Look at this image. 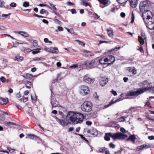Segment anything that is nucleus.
Listing matches in <instances>:
<instances>
[{
    "label": "nucleus",
    "instance_id": "49",
    "mask_svg": "<svg viewBox=\"0 0 154 154\" xmlns=\"http://www.w3.org/2000/svg\"><path fill=\"white\" fill-rule=\"evenodd\" d=\"M152 146L151 144L146 143L145 144V148L151 147Z\"/></svg>",
    "mask_w": 154,
    "mask_h": 154
},
{
    "label": "nucleus",
    "instance_id": "6",
    "mask_svg": "<svg viewBox=\"0 0 154 154\" xmlns=\"http://www.w3.org/2000/svg\"><path fill=\"white\" fill-rule=\"evenodd\" d=\"M79 92L81 95L85 96L88 94L89 91L88 87L85 85H81L79 87Z\"/></svg>",
    "mask_w": 154,
    "mask_h": 154
},
{
    "label": "nucleus",
    "instance_id": "17",
    "mask_svg": "<svg viewBox=\"0 0 154 154\" xmlns=\"http://www.w3.org/2000/svg\"><path fill=\"white\" fill-rule=\"evenodd\" d=\"M8 102V100L7 98L0 97V104L3 105H6Z\"/></svg>",
    "mask_w": 154,
    "mask_h": 154
},
{
    "label": "nucleus",
    "instance_id": "25",
    "mask_svg": "<svg viewBox=\"0 0 154 154\" xmlns=\"http://www.w3.org/2000/svg\"><path fill=\"white\" fill-rule=\"evenodd\" d=\"M88 133H90L92 135L96 136L97 134V132L95 129H93L92 130H88L87 131Z\"/></svg>",
    "mask_w": 154,
    "mask_h": 154
},
{
    "label": "nucleus",
    "instance_id": "5",
    "mask_svg": "<svg viewBox=\"0 0 154 154\" xmlns=\"http://www.w3.org/2000/svg\"><path fill=\"white\" fill-rule=\"evenodd\" d=\"M97 61L95 60H93L89 61H86L85 62L84 65L88 68L92 69L97 66Z\"/></svg>",
    "mask_w": 154,
    "mask_h": 154
},
{
    "label": "nucleus",
    "instance_id": "34",
    "mask_svg": "<svg viewBox=\"0 0 154 154\" xmlns=\"http://www.w3.org/2000/svg\"><path fill=\"white\" fill-rule=\"evenodd\" d=\"M144 148V145H143L138 146L137 148V150L138 151L143 149Z\"/></svg>",
    "mask_w": 154,
    "mask_h": 154
},
{
    "label": "nucleus",
    "instance_id": "45",
    "mask_svg": "<svg viewBox=\"0 0 154 154\" xmlns=\"http://www.w3.org/2000/svg\"><path fill=\"white\" fill-rule=\"evenodd\" d=\"M118 2L120 4H122L123 3L126 2L128 0H117Z\"/></svg>",
    "mask_w": 154,
    "mask_h": 154
},
{
    "label": "nucleus",
    "instance_id": "61",
    "mask_svg": "<svg viewBox=\"0 0 154 154\" xmlns=\"http://www.w3.org/2000/svg\"><path fill=\"white\" fill-rule=\"evenodd\" d=\"M38 6H40L41 7H43V6H47V7L49 8H51L48 6H47L46 5H44V4H39V5H38Z\"/></svg>",
    "mask_w": 154,
    "mask_h": 154
},
{
    "label": "nucleus",
    "instance_id": "48",
    "mask_svg": "<svg viewBox=\"0 0 154 154\" xmlns=\"http://www.w3.org/2000/svg\"><path fill=\"white\" fill-rule=\"evenodd\" d=\"M7 149L11 153H12L14 152V151L15 150L14 149H11V148L9 147H8L7 148Z\"/></svg>",
    "mask_w": 154,
    "mask_h": 154
},
{
    "label": "nucleus",
    "instance_id": "8",
    "mask_svg": "<svg viewBox=\"0 0 154 154\" xmlns=\"http://www.w3.org/2000/svg\"><path fill=\"white\" fill-rule=\"evenodd\" d=\"M139 13L141 14L143 20H144V1H141L139 4Z\"/></svg>",
    "mask_w": 154,
    "mask_h": 154
},
{
    "label": "nucleus",
    "instance_id": "19",
    "mask_svg": "<svg viewBox=\"0 0 154 154\" xmlns=\"http://www.w3.org/2000/svg\"><path fill=\"white\" fill-rule=\"evenodd\" d=\"M127 70L130 73H131L133 75H134L135 74H136V70L134 67H128Z\"/></svg>",
    "mask_w": 154,
    "mask_h": 154
},
{
    "label": "nucleus",
    "instance_id": "35",
    "mask_svg": "<svg viewBox=\"0 0 154 154\" xmlns=\"http://www.w3.org/2000/svg\"><path fill=\"white\" fill-rule=\"evenodd\" d=\"M37 41L35 40H34L33 41L32 43L33 46L35 48H37L38 47V46L37 44Z\"/></svg>",
    "mask_w": 154,
    "mask_h": 154
},
{
    "label": "nucleus",
    "instance_id": "21",
    "mask_svg": "<svg viewBox=\"0 0 154 154\" xmlns=\"http://www.w3.org/2000/svg\"><path fill=\"white\" fill-rule=\"evenodd\" d=\"M24 57L22 56H20L19 55H17L14 58L15 61H17L18 62H20L23 61V60Z\"/></svg>",
    "mask_w": 154,
    "mask_h": 154
},
{
    "label": "nucleus",
    "instance_id": "36",
    "mask_svg": "<svg viewBox=\"0 0 154 154\" xmlns=\"http://www.w3.org/2000/svg\"><path fill=\"white\" fill-rule=\"evenodd\" d=\"M105 151V148H102L99 149L97 150L98 152L103 153Z\"/></svg>",
    "mask_w": 154,
    "mask_h": 154
},
{
    "label": "nucleus",
    "instance_id": "9",
    "mask_svg": "<svg viewBox=\"0 0 154 154\" xmlns=\"http://www.w3.org/2000/svg\"><path fill=\"white\" fill-rule=\"evenodd\" d=\"M83 80L84 82L87 84L92 83L94 81L95 79L90 78L88 75H86L84 76Z\"/></svg>",
    "mask_w": 154,
    "mask_h": 154
},
{
    "label": "nucleus",
    "instance_id": "39",
    "mask_svg": "<svg viewBox=\"0 0 154 154\" xmlns=\"http://www.w3.org/2000/svg\"><path fill=\"white\" fill-rule=\"evenodd\" d=\"M5 125H6L7 126H10L11 125H16V124L15 123L11 122H6L5 123Z\"/></svg>",
    "mask_w": 154,
    "mask_h": 154
},
{
    "label": "nucleus",
    "instance_id": "12",
    "mask_svg": "<svg viewBox=\"0 0 154 154\" xmlns=\"http://www.w3.org/2000/svg\"><path fill=\"white\" fill-rule=\"evenodd\" d=\"M51 102L52 108L57 107L59 105L58 102L56 100L54 97L53 96L52 97Z\"/></svg>",
    "mask_w": 154,
    "mask_h": 154
},
{
    "label": "nucleus",
    "instance_id": "30",
    "mask_svg": "<svg viewBox=\"0 0 154 154\" xmlns=\"http://www.w3.org/2000/svg\"><path fill=\"white\" fill-rule=\"evenodd\" d=\"M25 84L26 86V87L28 88H30L32 85L31 82L29 81H26L25 82Z\"/></svg>",
    "mask_w": 154,
    "mask_h": 154
},
{
    "label": "nucleus",
    "instance_id": "63",
    "mask_svg": "<svg viewBox=\"0 0 154 154\" xmlns=\"http://www.w3.org/2000/svg\"><path fill=\"white\" fill-rule=\"evenodd\" d=\"M50 5L56 11H57V9L54 6V5L53 4H52L51 3H50Z\"/></svg>",
    "mask_w": 154,
    "mask_h": 154
},
{
    "label": "nucleus",
    "instance_id": "58",
    "mask_svg": "<svg viewBox=\"0 0 154 154\" xmlns=\"http://www.w3.org/2000/svg\"><path fill=\"white\" fill-rule=\"evenodd\" d=\"M109 146L111 148H115L116 146L114 144H113L112 143H110L109 144Z\"/></svg>",
    "mask_w": 154,
    "mask_h": 154
},
{
    "label": "nucleus",
    "instance_id": "11",
    "mask_svg": "<svg viewBox=\"0 0 154 154\" xmlns=\"http://www.w3.org/2000/svg\"><path fill=\"white\" fill-rule=\"evenodd\" d=\"M154 7V3L148 0H145V11L146 9H152Z\"/></svg>",
    "mask_w": 154,
    "mask_h": 154
},
{
    "label": "nucleus",
    "instance_id": "27",
    "mask_svg": "<svg viewBox=\"0 0 154 154\" xmlns=\"http://www.w3.org/2000/svg\"><path fill=\"white\" fill-rule=\"evenodd\" d=\"M99 63L101 64H107L106 60L105 57H103L99 60Z\"/></svg>",
    "mask_w": 154,
    "mask_h": 154
},
{
    "label": "nucleus",
    "instance_id": "51",
    "mask_svg": "<svg viewBox=\"0 0 154 154\" xmlns=\"http://www.w3.org/2000/svg\"><path fill=\"white\" fill-rule=\"evenodd\" d=\"M16 6H17V5H16V3H14V2L11 3L10 4V6L14 8V7H16Z\"/></svg>",
    "mask_w": 154,
    "mask_h": 154
},
{
    "label": "nucleus",
    "instance_id": "55",
    "mask_svg": "<svg viewBox=\"0 0 154 154\" xmlns=\"http://www.w3.org/2000/svg\"><path fill=\"white\" fill-rule=\"evenodd\" d=\"M40 52V51L39 50H34L32 52V53L33 54H35L39 53Z\"/></svg>",
    "mask_w": 154,
    "mask_h": 154
},
{
    "label": "nucleus",
    "instance_id": "50",
    "mask_svg": "<svg viewBox=\"0 0 154 154\" xmlns=\"http://www.w3.org/2000/svg\"><path fill=\"white\" fill-rule=\"evenodd\" d=\"M46 11L45 9H42L40 11L39 13L41 14H43L44 13H46Z\"/></svg>",
    "mask_w": 154,
    "mask_h": 154
},
{
    "label": "nucleus",
    "instance_id": "41",
    "mask_svg": "<svg viewBox=\"0 0 154 154\" xmlns=\"http://www.w3.org/2000/svg\"><path fill=\"white\" fill-rule=\"evenodd\" d=\"M54 21L55 23L58 24L60 26L61 25V24L62 23L58 20L56 19L54 20Z\"/></svg>",
    "mask_w": 154,
    "mask_h": 154
},
{
    "label": "nucleus",
    "instance_id": "20",
    "mask_svg": "<svg viewBox=\"0 0 154 154\" xmlns=\"http://www.w3.org/2000/svg\"><path fill=\"white\" fill-rule=\"evenodd\" d=\"M108 35L111 37L112 38L113 36V30L112 29L109 27L107 29Z\"/></svg>",
    "mask_w": 154,
    "mask_h": 154
},
{
    "label": "nucleus",
    "instance_id": "3",
    "mask_svg": "<svg viewBox=\"0 0 154 154\" xmlns=\"http://www.w3.org/2000/svg\"><path fill=\"white\" fill-rule=\"evenodd\" d=\"M76 113L70 111L68 112L66 117V120L69 123L74 124Z\"/></svg>",
    "mask_w": 154,
    "mask_h": 154
},
{
    "label": "nucleus",
    "instance_id": "14",
    "mask_svg": "<svg viewBox=\"0 0 154 154\" xmlns=\"http://www.w3.org/2000/svg\"><path fill=\"white\" fill-rule=\"evenodd\" d=\"M151 9H146L145 11V15L147 17L146 18V21H147L148 20H152V17H151L152 16V13L150 11Z\"/></svg>",
    "mask_w": 154,
    "mask_h": 154
},
{
    "label": "nucleus",
    "instance_id": "37",
    "mask_svg": "<svg viewBox=\"0 0 154 154\" xmlns=\"http://www.w3.org/2000/svg\"><path fill=\"white\" fill-rule=\"evenodd\" d=\"M23 6L24 7H28L29 6V2H25L23 3Z\"/></svg>",
    "mask_w": 154,
    "mask_h": 154
},
{
    "label": "nucleus",
    "instance_id": "53",
    "mask_svg": "<svg viewBox=\"0 0 154 154\" xmlns=\"http://www.w3.org/2000/svg\"><path fill=\"white\" fill-rule=\"evenodd\" d=\"M120 48V47H115L113 49L111 50V51H117V50L119 49Z\"/></svg>",
    "mask_w": 154,
    "mask_h": 154
},
{
    "label": "nucleus",
    "instance_id": "22",
    "mask_svg": "<svg viewBox=\"0 0 154 154\" xmlns=\"http://www.w3.org/2000/svg\"><path fill=\"white\" fill-rule=\"evenodd\" d=\"M14 33L20 34L22 36L26 37L29 36V34L26 32L23 31H15Z\"/></svg>",
    "mask_w": 154,
    "mask_h": 154
},
{
    "label": "nucleus",
    "instance_id": "31",
    "mask_svg": "<svg viewBox=\"0 0 154 154\" xmlns=\"http://www.w3.org/2000/svg\"><path fill=\"white\" fill-rule=\"evenodd\" d=\"M101 4L106 5L108 3L109 0H98Z\"/></svg>",
    "mask_w": 154,
    "mask_h": 154
},
{
    "label": "nucleus",
    "instance_id": "13",
    "mask_svg": "<svg viewBox=\"0 0 154 154\" xmlns=\"http://www.w3.org/2000/svg\"><path fill=\"white\" fill-rule=\"evenodd\" d=\"M45 50L46 51L53 54H57L58 52V50L56 47H54L53 49L51 48H45Z\"/></svg>",
    "mask_w": 154,
    "mask_h": 154
},
{
    "label": "nucleus",
    "instance_id": "2",
    "mask_svg": "<svg viewBox=\"0 0 154 154\" xmlns=\"http://www.w3.org/2000/svg\"><path fill=\"white\" fill-rule=\"evenodd\" d=\"M92 104L90 102L85 101L82 105L81 107V110L85 112H89L92 110Z\"/></svg>",
    "mask_w": 154,
    "mask_h": 154
},
{
    "label": "nucleus",
    "instance_id": "26",
    "mask_svg": "<svg viewBox=\"0 0 154 154\" xmlns=\"http://www.w3.org/2000/svg\"><path fill=\"white\" fill-rule=\"evenodd\" d=\"M22 76L24 78L26 79H30L33 77V75L29 73L24 74Z\"/></svg>",
    "mask_w": 154,
    "mask_h": 154
},
{
    "label": "nucleus",
    "instance_id": "24",
    "mask_svg": "<svg viewBox=\"0 0 154 154\" xmlns=\"http://www.w3.org/2000/svg\"><path fill=\"white\" fill-rule=\"evenodd\" d=\"M136 139V137L135 135H132L129 136V137L127 139V140L128 141L130 140L132 141L133 143H134Z\"/></svg>",
    "mask_w": 154,
    "mask_h": 154
},
{
    "label": "nucleus",
    "instance_id": "1",
    "mask_svg": "<svg viewBox=\"0 0 154 154\" xmlns=\"http://www.w3.org/2000/svg\"><path fill=\"white\" fill-rule=\"evenodd\" d=\"M110 137L112 138L114 140L117 139H124L128 137L126 135L123 134L121 133H106L104 137L105 140L106 141L110 140Z\"/></svg>",
    "mask_w": 154,
    "mask_h": 154
},
{
    "label": "nucleus",
    "instance_id": "32",
    "mask_svg": "<svg viewBox=\"0 0 154 154\" xmlns=\"http://www.w3.org/2000/svg\"><path fill=\"white\" fill-rule=\"evenodd\" d=\"M127 118V116H122L118 119V121L119 122H123L125 121V119Z\"/></svg>",
    "mask_w": 154,
    "mask_h": 154
},
{
    "label": "nucleus",
    "instance_id": "47",
    "mask_svg": "<svg viewBox=\"0 0 154 154\" xmlns=\"http://www.w3.org/2000/svg\"><path fill=\"white\" fill-rule=\"evenodd\" d=\"M75 41L77 42H79V45H81L82 46H84L85 45V43H84V42H81V41H79V40H75Z\"/></svg>",
    "mask_w": 154,
    "mask_h": 154
},
{
    "label": "nucleus",
    "instance_id": "15",
    "mask_svg": "<svg viewBox=\"0 0 154 154\" xmlns=\"http://www.w3.org/2000/svg\"><path fill=\"white\" fill-rule=\"evenodd\" d=\"M146 24V27L150 30H153L154 29V23L151 21L148 22L147 21H145Z\"/></svg>",
    "mask_w": 154,
    "mask_h": 154
},
{
    "label": "nucleus",
    "instance_id": "44",
    "mask_svg": "<svg viewBox=\"0 0 154 154\" xmlns=\"http://www.w3.org/2000/svg\"><path fill=\"white\" fill-rule=\"evenodd\" d=\"M1 81L3 83H4L6 81V79L3 76H1L0 78Z\"/></svg>",
    "mask_w": 154,
    "mask_h": 154
},
{
    "label": "nucleus",
    "instance_id": "60",
    "mask_svg": "<svg viewBox=\"0 0 154 154\" xmlns=\"http://www.w3.org/2000/svg\"><path fill=\"white\" fill-rule=\"evenodd\" d=\"M120 131H121L124 133L126 132V130L124 128H121Z\"/></svg>",
    "mask_w": 154,
    "mask_h": 154
},
{
    "label": "nucleus",
    "instance_id": "43",
    "mask_svg": "<svg viewBox=\"0 0 154 154\" xmlns=\"http://www.w3.org/2000/svg\"><path fill=\"white\" fill-rule=\"evenodd\" d=\"M5 2L2 0H0V7L1 8H4L5 6L4 5Z\"/></svg>",
    "mask_w": 154,
    "mask_h": 154
},
{
    "label": "nucleus",
    "instance_id": "18",
    "mask_svg": "<svg viewBox=\"0 0 154 154\" xmlns=\"http://www.w3.org/2000/svg\"><path fill=\"white\" fill-rule=\"evenodd\" d=\"M122 97V95L121 94L119 96V99H117V100H115L114 101L113 100H112L108 104L106 105H105L104 106V108H107L109 106H111V105H112L113 103H116V102H117L119 101H120V99H121V97Z\"/></svg>",
    "mask_w": 154,
    "mask_h": 154
},
{
    "label": "nucleus",
    "instance_id": "28",
    "mask_svg": "<svg viewBox=\"0 0 154 154\" xmlns=\"http://www.w3.org/2000/svg\"><path fill=\"white\" fill-rule=\"evenodd\" d=\"M81 3L82 5H83L86 7L89 6L90 7H91V5L90 3H88L86 1L82 0H81Z\"/></svg>",
    "mask_w": 154,
    "mask_h": 154
},
{
    "label": "nucleus",
    "instance_id": "4",
    "mask_svg": "<svg viewBox=\"0 0 154 154\" xmlns=\"http://www.w3.org/2000/svg\"><path fill=\"white\" fill-rule=\"evenodd\" d=\"M135 90L136 89H135L134 90ZM144 91V89L143 88H139L136 89L135 91H129L127 93V95L128 96H137L143 93Z\"/></svg>",
    "mask_w": 154,
    "mask_h": 154
},
{
    "label": "nucleus",
    "instance_id": "40",
    "mask_svg": "<svg viewBox=\"0 0 154 154\" xmlns=\"http://www.w3.org/2000/svg\"><path fill=\"white\" fill-rule=\"evenodd\" d=\"M32 51L30 48H25L24 50V52L26 54H28Z\"/></svg>",
    "mask_w": 154,
    "mask_h": 154
},
{
    "label": "nucleus",
    "instance_id": "23",
    "mask_svg": "<svg viewBox=\"0 0 154 154\" xmlns=\"http://www.w3.org/2000/svg\"><path fill=\"white\" fill-rule=\"evenodd\" d=\"M56 121L60 125L63 126H65L68 124L64 120H61L58 119H56Z\"/></svg>",
    "mask_w": 154,
    "mask_h": 154
},
{
    "label": "nucleus",
    "instance_id": "42",
    "mask_svg": "<svg viewBox=\"0 0 154 154\" xmlns=\"http://www.w3.org/2000/svg\"><path fill=\"white\" fill-rule=\"evenodd\" d=\"M11 15V13H9L8 14H2V16L0 15V19H2V17H5V18H6L7 16H9Z\"/></svg>",
    "mask_w": 154,
    "mask_h": 154
},
{
    "label": "nucleus",
    "instance_id": "29",
    "mask_svg": "<svg viewBox=\"0 0 154 154\" xmlns=\"http://www.w3.org/2000/svg\"><path fill=\"white\" fill-rule=\"evenodd\" d=\"M28 137L30 139H35L38 138V137L36 135L31 134H28L27 135Z\"/></svg>",
    "mask_w": 154,
    "mask_h": 154
},
{
    "label": "nucleus",
    "instance_id": "38",
    "mask_svg": "<svg viewBox=\"0 0 154 154\" xmlns=\"http://www.w3.org/2000/svg\"><path fill=\"white\" fill-rule=\"evenodd\" d=\"M44 60V59L43 58H42V57H35L33 59V60L34 61L40 60L43 61Z\"/></svg>",
    "mask_w": 154,
    "mask_h": 154
},
{
    "label": "nucleus",
    "instance_id": "10",
    "mask_svg": "<svg viewBox=\"0 0 154 154\" xmlns=\"http://www.w3.org/2000/svg\"><path fill=\"white\" fill-rule=\"evenodd\" d=\"M105 58L108 65L112 64L116 60L115 57L111 55H108Z\"/></svg>",
    "mask_w": 154,
    "mask_h": 154
},
{
    "label": "nucleus",
    "instance_id": "57",
    "mask_svg": "<svg viewBox=\"0 0 154 154\" xmlns=\"http://www.w3.org/2000/svg\"><path fill=\"white\" fill-rule=\"evenodd\" d=\"M71 12L72 14H75L76 13V11L75 9L74 8L71 9Z\"/></svg>",
    "mask_w": 154,
    "mask_h": 154
},
{
    "label": "nucleus",
    "instance_id": "62",
    "mask_svg": "<svg viewBox=\"0 0 154 154\" xmlns=\"http://www.w3.org/2000/svg\"><path fill=\"white\" fill-rule=\"evenodd\" d=\"M146 105L149 108H151V107H152L151 106L150 103L148 101H147L146 102Z\"/></svg>",
    "mask_w": 154,
    "mask_h": 154
},
{
    "label": "nucleus",
    "instance_id": "52",
    "mask_svg": "<svg viewBox=\"0 0 154 154\" xmlns=\"http://www.w3.org/2000/svg\"><path fill=\"white\" fill-rule=\"evenodd\" d=\"M19 45V42H16L15 43H14L13 45V46H12V47H17L18 45Z\"/></svg>",
    "mask_w": 154,
    "mask_h": 154
},
{
    "label": "nucleus",
    "instance_id": "7",
    "mask_svg": "<svg viewBox=\"0 0 154 154\" xmlns=\"http://www.w3.org/2000/svg\"><path fill=\"white\" fill-rule=\"evenodd\" d=\"M84 119V116L83 114L79 112L76 113L74 124L81 123L83 122Z\"/></svg>",
    "mask_w": 154,
    "mask_h": 154
},
{
    "label": "nucleus",
    "instance_id": "56",
    "mask_svg": "<svg viewBox=\"0 0 154 154\" xmlns=\"http://www.w3.org/2000/svg\"><path fill=\"white\" fill-rule=\"evenodd\" d=\"M65 29L67 30V31L69 32L72 33L73 32V29L72 28L70 29H67V28H65Z\"/></svg>",
    "mask_w": 154,
    "mask_h": 154
},
{
    "label": "nucleus",
    "instance_id": "16",
    "mask_svg": "<svg viewBox=\"0 0 154 154\" xmlns=\"http://www.w3.org/2000/svg\"><path fill=\"white\" fill-rule=\"evenodd\" d=\"M108 82V79L105 78H101L100 80V85L102 86H104Z\"/></svg>",
    "mask_w": 154,
    "mask_h": 154
},
{
    "label": "nucleus",
    "instance_id": "54",
    "mask_svg": "<svg viewBox=\"0 0 154 154\" xmlns=\"http://www.w3.org/2000/svg\"><path fill=\"white\" fill-rule=\"evenodd\" d=\"M152 89V88L149 87V88H145V91H150Z\"/></svg>",
    "mask_w": 154,
    "mask_h": 154
},
{
    "label": "nucleus",
    "instance_id": "46",
    "mask_svg": "<svg viewBox=\"0 0 154 154\" xmlns=\"http://www.w3.org/2000/svg\"><path fill=\"white\" fill-rule=\"evenodd\" d=\"M134 17L133 12L132 11V16L131 17V23H133L134 22Z\"/></svg>",
    "mask_w": 154,
    "mask_h": 154
},
{
    "label": "nucleus",
    "instance_id": "33",
    "mask_svg": "<svg viewBox=\"0 0 154 154\" xmlns=\"http://www.w3.org/2000/svg\"><path fill=\"white\" fill-rule=\"evenodd\" d=\"M138 40L140 42V44L141 45H143L144 43V41L143 38H142L141 36H138Z\"/></svg>",
    "mask_w": 154,
    "mask_h": 154
},
{
    "label": "nucleus",
    "instance_id": "64",
    "mask_svg": "<svg viewBox=\"0 0 154 154\" xmlns=\"http://www.w3.org/2000/svg\"><path fill=\"white\" fill-rule=\"evenodd\" d=\"M148 138L150 140H153L154 139V136H148Z\"/></svg>",
    "mask_w": 154,
    "mask_h": 154
},
{
    "label": "nucleus",
    "instance_id": "59",
    "mask_svg": "<svg viewBox=\"0 0 154 154\" xmlns=\"http://www.w3.org/2000/svg\"><path fill=\"white\" fill-rule=\"evenodd\" d=\"M57 30H56V31L57 32L58 31H62L63 30V28L60 26H58L57 27Z\"/></svg>",
    "mask_w": 154,
    "mask_h": 154
}]
</instances>
